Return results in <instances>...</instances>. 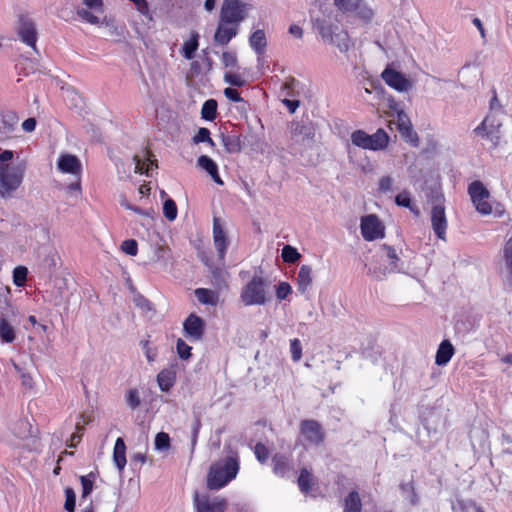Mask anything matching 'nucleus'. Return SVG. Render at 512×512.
<instances>
[{"label": "nucleus", "instance_id": "1", "mask_svg": "<svg viewBox=\"0 0 512 512\" xmlns=\"http://www.w3.org/2000/svg\"><path fill=\"white\" fill-rule=\"evenodd\" d=\"M239 464L235 457H227L215 462L207 475V488L219 490L234 479L238 473Z\"/></svg>", "mask_w": 512, "mask_h": 512}, {"label": "nucleus", "instance_id": "2", "mask_svg": "<svg viewBox=\"0 0 512 512\" xmlns=\"http://www.w3.org/2000/svg\"><path fill=\"white\" fill-rule=\"evenodd\" d=\"M240 299L245 306L265 305L269 299V280L255 274L242 288Z\"/></svg>", "mask_w": 512, "mask_h": 512}, {"label": "nucleus", "instance_id": "3", "mask_svg": "<svg viewBox=\"0 0 512 512\" xmlns=\"http://www.w3.org/2000/svg\"><path fill=\"white\" fill-rule=\"evenodd\" d=\"M25 165L0 164V197L8 198L16 191L24 177Z\"/></svg>", "mask_w": 512, "mask_h": 512}, {"label": "nucleus", "instance_id": "4", "mask_svg": "<svg viewBox=\"0 0 512 512\" xmlns=\"http://www.w3.org/2000/svg\"><path fill=\"white\" fill-rule=\"evenodd\" d=\"M314 26L325 42L335 44L341 52H347L350 49V37L347 31L339 30L338 26L329 24L324 19H316Z\"/></svg>", "mask_w": 512, "mask_h": 512}, {"label": "nucleus", "instance_id": "5", "mask_svg": "<svg viewBox=\"0 0 512 512\" xmlns=\"http://www.w3.org/2000/svg\"><path fill=\"white\" fill-rule=\"evenodd\" d=\"M468 195L476 211L481 215H490L493 211L489 202L491 197L489 190L480 180H474L468 185Z\"/></svg>", "mask_w": 512, "mask_h": 512}, {"label": "nucleus", "instance_id": "6", "mask_svg": "<svg viewBox=\"0 0 512 512\" xmlns=\"http://www.w3.org/2000/svg\"><path fill=\"white\" fill-rule=\"evenodd\" d=\"M16 32L21 42L37 52L38 30L35 21L29 15L18 16Z\"/></svg>", "mask_w": 512, "mask_h": 512}, {"label": "nucleus", "instance_id": "7", "mask_svg": "<svg viewBox=\"0 0 512 512\" xmlns=\"http://www.w3.org/2000/svg\"><path fill=\"white\" fill-rule=\"evenodd\" d=\"M245 17V5L240 0L223 1L219 20L224 23L239 25Z\"/></svg>", "mask_w": 512, "mask_h": 512}, {"label": "nucleus", "instance_id": "8", "mask_svg": "<svg viewBox=\"0 0 512 512\" xmlns=\"http://www.w3.org/2000/svg\"><path fill=\"white\" fill-rule=\"evenodd\" d=\"M300 435L310 446H320L324 443L325 432L321 424L312 419L302 420L300 423Z\"/></svg>", "mask_w": 512, "mask_h": 512}, {"label": "nucleus", "instance_id": "9", "mask_svg": "<svg viewBox=\"0 0 512 512\" xmlns=\"http://www.w3.org/2000/svg\"><path fill=\"white\" fill-rule=\"evenodd\" d=\"M360 230L366 241L382 239L385 236V226L375 214L365 215L361 218Z\"/></svg>", "mask_w": 512, "mask_h": 512}, {"label": "nucleus", "instance_id": "10", "mask_svg": "<svg viewBox=\"0 0 512 512\" xmlns=\"http://www.w3.org/2000/svg\"><path fill=\"white\" fill-rule=\"evenodd\" d=\"M194 504L197 512H225L227 501L220 496L210 497L208 495H194Z\"/></svg>", "mask_w": 512, "mask_h": 512}, {"label": "nucleus", "instance_id": "11", "mask_svg": "<svg viewBox=\"0 0 512 512\" xmlns=\"http://www.w3.org/2000/svg\"><path fill=\"white\" fill-rule=\"evenodd\" d=\"M205 330V321L195 313H191L183 322L185 336L191 341L202 340Z\"/></svg>", "mask_w": 512, "mask_h": 512}, {"label": "nucleus", "instance_id": "12", "mask_svg": "<svg viewBox=\"0 0 512 512\" xmlns=\"http://www.w3.org/2000/svg\"><path fill=\"white\" fill-rule=\"evenodd\" d=\"M213 243L219 260L223 261L229 245V238L219 217L213 218Z\"/></svg>", "mask_w": 512, "mask_h": 512}, {"label": "nucleus", "instance_id": "13", "mask_svg": "<svg viewBox=\"0 0 512 512\" xmlns=\"http://www.w3.org/2000/svg\"><path fill=\"white\" fill-rule=\"evenodd\" d=\"M397 129L405 142L414 147L419 145L418 134L414 131L412 123L408 115L404 111L397 112Z\"/></svg>", "mask_w": 512, "mask_h": 512}, {"label": "nucleus", "instance_id": "14", "mask_svg": "<svg viewBox=\"0 0 512 512\" xmlns=\"http://www.w3.org/2000/svg\"><path fill=\"white\" fill-rule=\"evenodd\" d=\"M431 225L435 235L441 239L445 240L446 238V230L448 226L445 207L443 204H435L433 205L430 213Z\"/></svg>", "mask_w": 512, "mask_h": 512}, {"label": "nucleus", "instance_id": "15", "mask_svg": "<svg viewBox=\"0 0 512 512\" xmlns=\"http://www.w3.org/2000/svg\"><path fill=\"white\" fill-rule=\"evenodd\" d=\"M381 77L389 87L399 92L408 91L411 88V82L405 75L390 67L385 68Z\"/></svg>", "mask_w": 512, "mask_h": 512}, {"label": "nucleus", "instance_id": "16", "mask_svg": "<svg viewBox=\"0 0 512 512\" xmlns=\"http://www.w3.org/2000/svg\"><path fill=\"white\" fill-rule=\"evenodd\" d=\"M501 124L491 115L486 116L483 121L474 129L475 134L497 143L499 139V128Z\"/></svg>", "mask_w": 512, "mask_h": 512}, {"label": "nucleus", "instance_id": "17", "mask_svg": "<svg viewBox=\"0 0 512 512\" xmlns=\"http://www.w3.org/2000/svg\"><path fill=\"white\" fill-rule=\"evenodd\" d=\"M290 133L292 139L295 141H305L313 139L315 135V129L313 123L307 120H294L290 123Z\"/></svg>", "mask_w": 512, "mask_h": 512}, {"label": "nucleus", "instance_id": "18", "mask_svg": "<svg viewBox=\"0 0 512 512\" xmlns=\"http://www.w3.org/2000/svg\"><path fill=\"white\" fill-rule=\"evenodd\" d=\"M19 122V117L14 111H5L1 113L0 124V141H5L13 137V132L16 130Z\"/></svg>", "mask_w": 512, "mask_h": 512}, {"label": "nucleus", "instance_id": "19", "mask_svg": "<svg viewBox=\"0 0 512 512\" xmlns=\"http://www.w3.org/2000/svg\"><path fill=\"white\" fill-rule=\"evenodd\" d=\"M238 26L219 20V25L214 35L215 42L220 45H227L238 34Z\"/></svg>", "mask_w": 512, "mask_h": 512}, {"label": "nucleus", "instance_id": "20", "mask_svg": "<svg viewBox=\"0 0 512 512\" xmlns=\"http://www.w3.org/2000/svg\"><path fill=\"white\" fill-rule=\"evenodd\" d=\"M135 172L139 174L149 175V171L153 167H157V160L149 149L143 151V156L135 155Z\"/></svg>", "mask_w": 512, "mask_h": 512}, {"label": "nucleus", "instance_id": "21", "mask_svg": "<svg viewBox=\"0 0 512 512\" xmlns=\"http://www.w3.org/2000/svg\"><path fill=\"white\" fill-rule=\"evenodd\" d=\"M176 366L162 369L157 374V384L162 392H169L176 382Z\"/></svg>", "mask_w": 512, "mask_h": 512}, {"label": "nucleus", "instance_id": "22", "mask_svg": "<svg viewBox=\"0 0 512 512\" xmlns=\"http://www.w3.org/2000/svg\"><path fill=\"white\" fill-rule=\"evenodd\" d=\"M57 165L58 169L63 173L77 175L81 172V163L79 159L71 154L61 155Z\"/></svg>", "mask_w": 512, "mask_h": 512}, {"label": "nucleus", "instance_id": "23", "mask_svg": "<svg viewBox=\"0 0 512 512\" xmlns=\"http://www.w3.org/2000/svg\"><path fill=\"white\" fill-rule=\"evenodd\" d=\"M368 150L378 151L384 150L389 144V135L387 132L380 128L374 134L369 135Z\"/></svg>", "mask_w": 512, "mask_h": 512}, {"label": "nucleus", "instance_id": "24", "mask_svg": "<svg viewBox=\"0 0 512 512\" xmlns=\"http://www.w3.org/2000/svg\"><path fill=\"white\" fill-rule=\"evenodd\" d=\"M454 347L449 340H443L436 352L435 363L439 366L446 365L454 355Z\"/></svg>", "mask_w": 512, "mask_h": 512}, {"label": "nucleus", "instance_id": "25", "mask_svg": "<svg viewBox=\"0 0 512 512\" xmlns=\"http://www.w3.org/2000/svg\"><path fill=\"white\" fill-rule=\"evenodd\" d=\"M222 144L228 153H239L242 149L241 135L236 132L221 135Z\"/></svg>", "mask_w": 512, "mask_h": 512}, {"label": "nucleus", "instance_id": "26", "mask_svg": "<svg viewBox=\"0 0 512 512\" xmlns=\"http://www.w3.org/2000/svg\"><path fill=\"white\" fill-rule=\"evenodd\" d=\"M296 282L298 291L301 294L306 293L312 284V268L309 265H302L300 267L296 277Z\"/></svg>", "mask_w": 512, "mask_h": 512}, {"label": "nucleus", "instance_id": "27", "mask_svg": "<svg viewBox=\"0 0 512 512\" xmlns=\"http://www.w3.org/2000/svg\"><path fill=\"white\" fill-rule=\"evenodd\" d=\"M198 165L211 176L215 183L223 185V181L218 173V166L210 157L201 155L198 158Z\"/></svg>", "mask_w": 512, "mask_h": 512}, {"label": "nucleus", "instance_id": "28", "mask_svg": "<svg viewBox=\"0 0 512 512\" xmlns=\"http://www.w3.org/2000/svg\"><path fill=\"white\" fill-rule=\"evenodd\" d=\"M249 44L257 55H263L267 47V38L264 30L258 29L249 37Z\"/></svg>", "mask_w": 512, "mask_h": 512}, {"label": "nucleus", "instance_id": "29", "mask_svg": "<svg viewBox=\"0 0 512 512\" xmlns=\"http://www.w3.org/2000/svg\"><path fill=\"white\" fill-rule=\"evenodd\" d=\"M197 300L204 305L216 306L219 302V292L208 288H197L194 291Z\"/></svg>", "mask_w": 512, "mask_h": 512}, {"label": "nucleus", "instance_id": "30", "mask_svg": "<svg viewBox=\"0 0 512 512\" xmlns=\"http://www.w3.org/2000/svg\"><path fill=\"white\" fill-rule=\"evenodd\" d=\"M95 479L96 474L94 472H90L89 474L80 477V482L82 486L80 505H84L90 501L88 499V496L91 494L93 490Z\"/></svg>", "mask_w": 512, "mask_h": 512}, {"label": "nucleus", "instance_id": "31", "mask_svg": "<svg viewBox=\"0 0 512 512\" xmlns=\"http://www.w3.org/2000/svg\"><path fill=\"white\" fill-rule=\"evenodd\" d=\"M90 421L89 417H86L84 414L80 415L79 420L76 422L75 428L76 432L71 435L69 442H67V448H75L82 436H83V428L84 425Z\"/></svg>", "mask_w": 512, "mask_h": 512}, {"label": "nucleus", "instance_id": "32", "mask_svg": "<svg viewBox=\"0 0 512 512\" xmlns=\"http://www.w3.org/2000/svg\"><path fill=\"white\" fill-rule=\"evenodd\" d=\"M199 47V34L195 31L191 33L189 40H187L182 48L183 56L187 60H191L195 56V52Z\"/></svg>", "mask_w": 512, "mask_h": 512}, {"label": "nucleus", "instance_id": "33", "mask_svg": "<svg viewBox=\"0 0 512 512\" xmlns=\"http://www.w3.org/2000/svg\"><path fill=\"white\" fill-rule=\"evenodd\" d=\"M503 257L507 269V284L512 291V237L504 245Z\"/></svg>", "mask_w": 512, "mask_h": 512}, {"label": "nucleus", "instance_id": "34", "mask_svg": "<svg viewBox=\"0 0 512 512\" xmlns=\"http://www.w3.org/2000/svg\"><path fill=\"white\" fill-rule=\"evenodd\" d=\"M16 338V333L14 327L9 323V321L1 317L0 318V339L3 343H13Z\"/></svg>", "mask_w": 512, "mask_h": 512}, {"label": "nucleus", "instance_id": "35", "mask_svg": "<svg viewBox=\"0 0 512 512\" xmlns=\"http://www.w3.org/2000/svg\"><path fill=\"white\" fill-rule=\"evenodd\" d=\"M362 4V0H334V5L343 13L357 12Z\"/></svg>", "mask_w": 512, "mask_h": 512}, {"label": "nucleus", "instance_id": "36", "mask_svg": "<svg viewBox=\"0 0 512 512\" xmlns=\"http://www.w3.org/2000/svg\"><path fill=\"white\" fill-rule=\"evenodd\" d=\"M201 116L207 121H213L217 117V102L214 99H208L204 102L201 109Z\"/></svg>", "mask_w": 512, "mask_h": 512}, {"label": "nucleus", "instance_id": "37", "mask_svg": "<svg viewBox=\"0 0 512 512\" xmlns=\"http://www.w3.org/2000/svg\"><path fill=\"white\" fill-rule=\"evenodd\" d=\"M281 257L283 262L293 264L301 258V254L295 247L291 245H285L282 249Z\"/></svg>", "mask_w": 512, "mask_h": 512}, {"label": "nucleus", "instance_id": "38", "mask_svg": "<svg viewBox=\"0 0 512 512\" xmlns=\"http://www.w3.org/2000/svg\"><path fill=\"white\" fill-rule=\"evenodd\" d=\"M369 134L366 133L363 130H355L351 134V142L353 145L360 147L362 149L368 150V141H369Z\"/></svg>", "mask_w": 512, "mask_h": 512}, {"label": "nucleus", "instance_id": "39", "mask_svg": "<svg viewBox=\"0 0 512 512\" xmlns=\"http://www.w3.org/2000/svg\"><path fill=\"white\" fill-rule=\"evenodd\" d=\"M361 502L357 492H351L345 500L344 512H360Z\"/></svg>", "mask_w": 512, "mask_h": 512}, {"label": "nucleus", "instance_id": "40", "mask_svg": "<svg viewBox=\"0 0 512 512\" xmlns=\"http://www.w3.org/2000/svg\"><path fill=\"white\" fill-rule=\"evenodd\" d=\"M163 214L169 221H174L177 218L178 209L173 199L169 198L165 200L163 204Z\"/></svg>", "mask_w": 512, "mask_h": 512}, {"label": "nucleus", "instance_id": "41", "mask_svg": "<svg viewBox=\"0 0 512 512\" xmlns=\"http://www.w3.org/2000/svg\"><path fill=\"white\" fill-rule=\"evenodd\" d=\"M273 470L276 474L283 475L288 469V461L286 456L277 453L273 456Z\"/></svg>", "mask_w": 512, "mask_h": 512}, {"label": "nucleus", "instance_id": "42", "mask_svg": "<svg viewBox=\"0 0 512 512\" xmlns=\"http://www.w3.org/2000/svg\"><path fill=\"white\" fill-rule=\"evenodd\" d=\"M193 142L195 144L208 143L212 147L215 145L214 141L212 140V138L210 136L209 129L205 128V127H201L198 129L197 133L193 137Z\"/></svg>", "mask_w": 512, "mask_h": 512}, {"label": "nucleus", "instance_id": "43", "mask_svg": "<svg viewBox=\"0 0 512 512\" xmlns=\"http://www.w3.org/2000/svg\"><path fill=\"white\" fill-rule=\"evenodd\" d=\"M127 405L131 409H136L141 404L140 394L136 388L129 389L125 395Z\"/></svg>", "mask_w": 512, "mask_h": 512}, {"label": "nucleus", "instance_id": "44", "mask_svg": "<svg viewBox=\"0 0 512 512\" xmlns=\"http://www.w3.org/2000/svg\"><path fill=\"white\" fill-rule=\"evenodd\" d=\"M28 270L25 266H17L13 271V282L16 286L21 287L25 285L27 280Z\"/></svg>", "mask_w": 512, "mask_h": 512}, {"label": "nucleus", "instance_id": "45", "mask_svg": "<svg viewBox=\"0 0 512 512\" xmlns=\"http://www.w3.org/2000/svg\"><path fill=\"white\" fill-rule=\"evenodd\" d=\"M65 504L64 508L67 512H74L75 511V505H76V494L74 490L70 487H67L65 489Z\"/></svg>", "mask_w": 512, "mask_h": 512}, {"label": "nucleus", "instance_id": "46", "mask_svg": "<svg viewBox=\"0 0 512 512\" xmlns=\"http://www.w3.org/2000/svg\"><path fill=\"white\" fill-rule=\"evenodd\" d=\"M211 282L217 288V291L228 287L226 278L224 277L222 271L219 269H215L212 272V281Z\"/></svg>", "mask_w": 512, "mask_h": 512}, {"label": "nucleus", "instance_id": "47", "mask_svg": "<svg viewBox=\"0 0 512 512\" xmlns=\"http://www.w3.org/2000/svg\"><path fill=\"white\" fill-rule=\"evenodd\" d=\"M224 81L236 87H243L246 84V81L242 78V76L234 72H226L224 75Z\"/></svg>", "mask_w": 512, "mask_h": 512}, {"label": "nucleus", "instance_id": "48", "mask_svg": "<svg viewBox=\"0 0 512 512\" xmlns=\"http://www.w3.org/2000/svg\"><path fill=\"white\" fill-rule=\"evenodd\" d=\"M121 250L130 256H136L138 253V243L134 239L124 240L121 244Z\"/></svg>", "mask_w": 512, "mask_h": 512}, {"label": "nucleus", "instance_id": "49", "mask_svg": "<svg viewBox=\"0 0 512 512\" xmlns=\"http://www.w3.org/2000/svg\"><path fill=\"white\" fill-rule=\"evenodd\" d=\"M311 475L310 473L306 470V469H303L301 471V474L298 478V485L301 489L302 492H308L311 488Z\"/></svg>", "mask_w": 512, "mask_h": 512}, {"label": "nucleus", "instance_id": "50", "mask_svg": "<svg viewBox=\"0 0 512 512\" xmlns=\"http://www.w3.org/2000/svg\"><path fill=\"white\" fill-rule=\"evenodd\" d=\"M290 351L294 362H298L302 358V345L299 339L290 340Z\"/></svg>", "mask_w": 512, "mask_h": 512}, {"label": "nucleus", "instance_id": "51", "mask_svg": "<svg viewBox=\"0 0 512 512\" xmlns=\"http://www.w3.org/2000/svg\"><path fill=\"white\" fill-rule=\"evenodd\" d=\"M292 292V288L288 282H280L276 286V297L279 301L285 300Z\"/></svg>", "mask_w": 512, "mask_h": 512}, {"label": "nucleus", "instance_id": "52", "mask_svg": "<svg viewBox=\"0 0 512 512\" xmlns=\"http://www.w3.org/2000/svg\"><path fill=\"white\" fill-rule=\"evenodd\" d=\"M191 347L182 339H178L176 343V350L179 357L187 360L191 356Z\"/></svg>", "mask_w": 512, "mask_h": 512}, {"label": "nucleus", "instance_id": "53", "mask_svg": "<svg viewBox=\"0 0 512 512\" xmlns=\"http://www.w3.org/2000/svg\"><path fill=\"white\" fill-rule=\"evenodd\" d=\"M134 5L141 15L145 16L148 20L153 19L147 0H134Z\"/></svg>", "mask_w": 512, "mask_h": 512}, {"label": "nucleus", "instance_id": "54", "mask_svg": "<svg viewBox=\"0 0 512 512\" xmlns=\"http://www.w3.org/2000/svg\"><path fill=\"white\" fill-rule=\"evenodd\" d=\"M222 63L225 67H236L238 65V59L234 52L225 51L221 57Z\"/></svg>", "mask_w": 512, "mask_h": 512}, {"label": "nucleus", "instance_id": "55", "mask_svg": "<svg viewBox=\"0 0 512 512\" xmlns=\"http://www.w3.org/2000/svg\"><path fill=\"white\" fill-rule=\"evenodd\" d=\"M113 460L119 471H122L127 463L125 450H114Z\"/></svg>", "mask_w": 512, "mask_h": 512}, {"label": "nucleus", "instance_id": "56", "mask_svg": "<svg viewBox=\"0 0 512 512\" xmlns=\"http://www.w3.org/2000/svg\"><path fill=\"white\" fill-rule=\"evenodd\" d=\"M155 448H170V437L165 432H159L155 437Z\"/></svg>", "mask_w": 512, "mask_h": 512}, {"label": "nucleus", "instance_id": "57", "mask_svg": "<svg viewBox=\"0 0 512 512\" xmlns=\"http://www.w3.org/2000/svg\"><path fill=\"white\" fill-rule=\"evenodd\" d=\"M382 249L386 251V257L388 258L390 265L393 266V268L397 267V262L399 261V257L396 253V250L386 244L382 245Z\"/></svg>", "mask_w": 512, "mask_h": 512}, {"label": "nucleus", "instance_id": "58", "mask_svg": "<svg viewBox=\"0 0 512 512\" xmlns=\"http://www.w3.org/2000/svg\"><path fill=\"white\" fill-rule=\"evenodd\" d=\"M141 345H142V348L145 352V356L147 358V361L148 362H154L155 359H156V356H157V351L156 349H152L149 345V341L148 340H145V341H141Z\"/></svg>", "mask_w": 512, "mask_h": 512}, {"label": "nucleus", "instance_id": "59", "mask_svg": "<svg viewBox=\"0 0 512 512\" xmlns=\"http://www.w3.org/2000/svg\"><path fill=\"white\" fill-rule=\"evenodd\" d=\"M77 14L83 20H85L86 22H88L90 24H98L99 23L98 17L96 15H94L93 13H91L90 11L86 10V9H79L77 11Z\"/></svg>", "mask_w": 512, "mask_h": 512}, {"label": "nucleus", "instance_id": "60", "mask_svg": "<svg viewBox=\"0 0 512 512\" xmlns=\"http://www.w3.org/2000/svg\"><path fill=\"white\" fill-rule=\"evenodd\" d=\"M224 95L232 102H243V98L241 97L240 93L234 88H225Z\"/></svg>", "mask_w": 512, "mask_h": 512}, {"label": "nucleus", "instance_id": "61", "mask_svg": "<svg viewBox=\"0 0 512 512\" xmlns=\"http://www.w3.org/2000/svg\"><path fill=\"white\" fill-rule=\"evenodd\" d=\"M395 202L398 206L405 208L410 207V204L412 203L408 192L398 194L395 198Z\"/></svg>", "mask_w": 512, "mask_h": 512}, {"label": "nucleus", "instance_id": "62", "mask_svg": "<svg viewBox=\"0 0 512 512\" xmlns=\"http://www.w3.org/2000/svg\"><path fill=\"white\" fill-rule=\"evenodd\" d=\"M379 191L381 192H388L391 190L392 187V179L389 176H383L379 179L378 182Z\"/></svg>", "mask_w": 512, "mask_h": 512}, {"label": "nucleus", "instance_id": "63", "mask_svg": "<svg viewBox=\"0 0 512 512\" xmlns=\"http://www.w3.org/2000/svg\"><path fill=\"white\" fill-rule=\"evenodd\" d=\"M83 3L96 11L102 12L103 10V1L102 0H83Z\"/></svg>", "mask_w": 512, "mask_h": 512}, {"label": "nucleus", "instance_id": "64", "mask_svg": "<svg viewBox=\"0 0 512 512\" xmlns=\"http://www.w3.org/2000/svg\"><path fill=\"white\" fill-rule=\"evenodd\" d=\"M36 120L34 118H28L22 123V128L26 132H32L35 130Z\"/></svg>", "mask_w": 512, "mask_h": 512}]
</instances>
